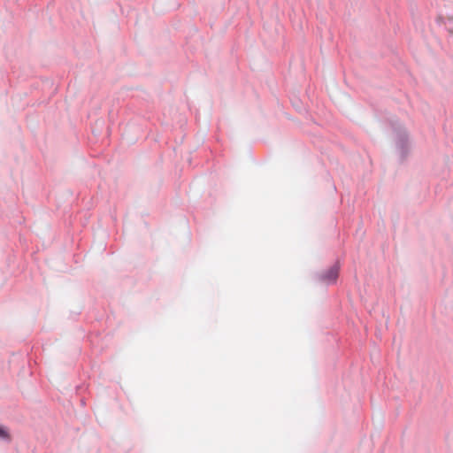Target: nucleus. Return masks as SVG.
<instances>
[{"label": "nucleus", "mask_w": 453, "mask_h": 453, "mask_svg": "<svg viewBox=\"0 0 453 453\" xmlns=\"http://www.w3.org/2000/svg\"><path fill=\"white\" fill-rule=\"evenodd\" d=\"M0 438L4 439V440L10 439V435H9L7 430L4 426H0Z\"/></svg>", "instance_id": "f03ea898"}, {"label": "nucleus", "mask_w": 453, "mask_h": 453, "mask_svg": "<svg viewBox=\"0 0 453 453\" xmlns=\"http://www.w3.org/2000/svg\"><path fill=\"white\" fill-rule=\"evenodd\" d=\"M449 25L453 27V17L448 19Z\"/></svg>", "instance_id": "7ed1b4c3"}, {"label": "nucleus", "mask_w": 453, "mask_h": 453, "mask_svg": "<svg viewBox=\"0 0 453 453\" xmlns=\"http://www.w3.org/2000/svg\"><path fill=\"white\" fill-rule=\"evenodd\" d=\"M339 265L337 264L331 266L329 269L325 271L320 275V280L326 284H332L334 283L338 278L339 275Z\"/></svg>", "instance_id": "f257e3e1"}]
</instances>
